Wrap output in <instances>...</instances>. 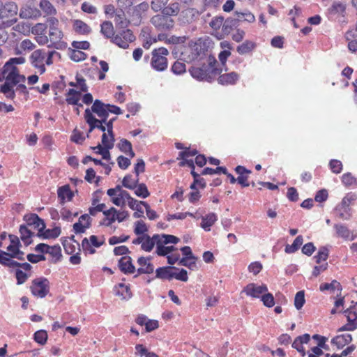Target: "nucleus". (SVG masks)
<instances>
[{
    "mask_svg": "<svg viewBox=\"0 0 357 357\" xmlns=\"http://www.w3.org/2000/svg\"><path fill=\"white\" fill-rule=\"evenodd\" d=\"M20 16L25 19H36L40 16V11L31 5H25L20 9Z\"/></svg>",
    "mask_w": 357,
    "mask_h": 357,
    "instance_id": "nucleus-19",
    "label": "nucleus"
},
{
    "mask_svg": "<svg viewBox=\"0 0 357 357\" xmlns=\"http://www.w3.org/2000/svg\"><path fill=\"white\" fill-rule=\"evenodd\" d=\"M227 174V170L224 167H218L215 169L210 168V167H206L203 169L202 174V175H207V174Z\"/></svg>",
    "mask_w": 357,
    "mask_h": 357,
    "instance_id": "nucleus-61",
    "label": "nucleus"
},
{
    "mask_svg": "<svg viewBox=\"0 0 357 357\" xmlns=\"http://www.w3.org/2000/svg\"><path fill=\"white\" fill-rule=\"evenodd\" d=\"M255 47L254 43L250 40H246L241 45L237 47V52L240 54H245L251 52Z\"/></svg>",
    "mask_w": 357,
    "mask_h": 357,
    "instance_id": "nucleus-48",
    "label": "nucleus"
},
{
    "mask_svg": "<svg viewBox=\"0 0 357 357\" xmlns=\"http://www.w3.org/2000/svg\"><path fill=\"white\" fill-rule=\"evenodd\" d=\"M328 257V250L326 247L319 248L318 253L314 256L317 264H320L322 261H325Z\"/></svg>",
    "mask_w": 357,
    "mask_h": 357,
    "instance_id": "nucleus-57",
    "label": "nucleus"
},
{
    "mask_svg": "<svg viewBox=\"0 0 357 357\" xmlns=\"http://www.w3.org/2000/svg\"><path fill=\"white\" fill-rule=\"evenodd\" d=\"M137 264L140 267L137 269V275H135V278H137L140 274L152 273L154 271V266L150 262V259L148 257H141L138 258Z\"/></svg>",
    "mask_w": 357,
    "mask_h": 357,
    "instance_id": "nucleus-17",
    "label": "nucleus"
},
{
    "mask_svg": "<svg viewBox=\"0 0 357 357\" xmlns=\"http://www.w3.org/2000/svg\"><path fill=\"white\" fill-rule=\"evenodd\" d=\"M171 70L175 75H181L186 70L185 64L183 62L176 61L173 63Z\"/></svg>",
    "mask_w": 357,
    "mask_h": 357,
    "instance_id": "nucleus-56",
    "label": "nucleus"
},
{
    "mask_svg": "<svg viewBox=\"0 0 357 357\" xmlns=\"http://www.w3.org/2000/svg\"><path fill=\"white\" fill-rule=\"evenodd\" d=\"M58 197L61 199V202L63 204L66 200L70 201L73 197V193L70 190L68 185H65L58 189Z\"/></svg>",
    "mask_w": 357,
    "mask_h": 357,
    "instance_id": "nucleus-32",
    "label": "nucleus"
},
{
    "mask_svg": "<svg viewBox=\"0 0 357 357\" xmlns=\"http://www.w3.org/2000/svg\"><path fill=\"white\" fill-rule=\"evenodd\" d=\"M165 245L166 244H157L156 253L159 256H166L176 250V248L173 245L165 246Z\"/></svg>",
    "mask_w": 357,
    "mask_h": 357,
    "instance_id": "nucleus-49",
    "label": "nucleus"
},
{
    "mask_svg": "<svg viewBox=\"0 0 357 357\" xmlns=\"http://www.w3.org/2000/svg\"><path fill=\"white\" fill-rule=\"evenodd\" d=\"M90 110L97 114L100 119L106 120L108 118L107 104H105L100 100H96L93 102Z\"/></svg>",
    "mask_w": 357,
    "mask_h": 357,
    "instance_id": "nucleus-14",
    "label": "nucleus"
},
{
    "mask_svg": "<svg viewBox=\"0 0 357 357\" xmlns=\"http://www.w3.org/2000/svg\"><path fill=\"white\" fill-rule=\"evenodd\" d=\"M197 259H188V258H182L179 260L178 264L181 266H184L188 267L191 270H197V266L196 264Z\"/></svg>",
    "mask_w": 357,
    "mask_h": 357,
    "instance_id": "nucleus-60",
    "label": "nucleus"
},
{
    "mask_svg": "<svg viewBox=\"0 0 357 357\" xmlns=\"http://www.w3.org/2000/svg\"><path fill=\"white\" fill-rule=\"evenodd\" d=\"M217 215L214 213H210L208 215L202 217V222L201 227L205 231H210L211 227L217 221Z\"/></svg>",
    "mask_w": 357,
    "mask_h": 357,
    "instance_id": "nucleus-34",
    "label": "nucleus"
},
{
    "mask_svg": "<svg viewBox=\"0 0 357 357\" xmlns=\"http://www.w3.org/2000/svg\"><path fill=\"white\" fill-rule=\"evenodd\" d=\"M118 147L122 152L128 155L131 158L135 157V154L132 151V144L128 140L126 139H121Z\"/></svg>",
    "mask_w": 357,
    "mask_h": 357,
    "instance_id": "nucleus-38",
    "label": "nucleus"
},
{
    "mask_svg": "<svg viewBox=\"0 0 357 357\" xmlns=\"http://www.w3.org/2000/svg\"><path fill=\"white\" fill-rule=\"evenodd\" d=\"M135 194L142 198H146L150 195L146 185L144 183L137 184V187L134 189Z\"/></svg>",
    "mask_w": 357,
    "mask_h": 357,
    "instance_id": "nucleus-50",
    "label": "nucleus"
},
{
    "mask_svg": "<svg viewBox=\"0 0 357 357\" xmlns=\"http://www.w3.org/2000/svg\"><path fill=\"white\" fill-rule=\"evenodd\" d=\"M70 58L71 60L75 62H79L84 61L86 58V54L84 52L78 50H70Z\"/></svg>",
    "mask_w": 357,
    "mask_h": 357,
    "instance_id": "nucleus-51",
    "label": "nucleus"
},
{
    "mask_svg": "<svg viewBox=\"0 0 357 357\" xmlns=\"http://www.w3.org/2000/svg\"><path fill=\"white\" fill-rule=\"evenodd\" d=\"M319 289L321 291H334L335 289H337L339 291L342 290V286L339 282L335 280H333L331 283H323L320 284Z\"/></svg>",
    "mask_w": 357,
    "mask_h": 357,
    "instance_id": "nucleus-47",
    "label": "nucleus"
},
{
    "mask_svg": "<svg viewBox=\"0 0 357 357\" xmlns=\"http://www.w3.org/2000/svg\"><path fill=\"white\" fill-rule=\"evenodd\" d=\"M174 271H178V268L174 266H164L156 269L155 277L162 280H171L174 278Z\"/></svg>",
    "mask_w": 357,
    "mask_h": 357,
    "instance_id": "nucleus-20",
    "label": "nucleus"
},
{
    "mask_svg": "<svg viewBox=\"0 0 357 357\" xmlns=\"http://www.w3.org/2000/svg\"><path fill=\"white\" fill-rule=\"evenodd\" d=\"M10 252H6L0 250V264L10 268L17 267L20 263L13 260Z\"/></svg>",
    "mask_w": 357,
    "mask_h": 357,
    "instance_id": "nucleus-28",
    "label": "nucleus"
},
{
    "mask_svg": "<svg viewBox=\"0 0 357 357\" xmlns=\"http://www.w3.org/2000/svg\"><path fill=\"white\" fill-rule=\"evenodd\" d=\"M116 209L114 207H111L109 209L103 211L105 216L102 224L109 227L116 221Z\"/></svg>",
    "mask_w": 357,
    "mask_h": 357,
    "instance_id": "nucleus-40",
    "label": "nucleus"
},
{
    "mask_svg": "<svg viewBox=\"0 0 357 357\" xmlns=\"http://www.w3.org/2000/svg\"><path fill=\"white\" fill-rule=\"evenodd\" d=\"M310 340V335L309 334H304L303 335L297 337L294 342L292 343V347L296 349L298 352L301 353L302 356H304L305 353L303 347V344H307Z\"/></svg>",
    "mask_w": 357,
    "mask_h": 357,
    "instance_id": "nucleus-24",
    "label": "nucleus"
},
{
    "mask_svg": "<svg viewBox=\"0 0 357 357\" xmlns=\"http://www.w3.org/2000/svg\"><path fill=\"white\" fill-rule=\"evenodd\" d=\"M179 12V5L178 3H171L169 6L162 9V13L167 16L176 15Z\"/></svg>",
    "mask_w": 357,
    "mask_h": 357,
    "instance_id": "nucleus-53",
    "label": "nucleus"
},
{
    "mask_svg": "<svg viewBox=\"0 0 357 357\" xmlns=\"http://www.w3.org/2000/svg\"><path fill=\"white\" fill-rule=\"evenodd\" d=\"M20 238L25 245H29L32 243L31 238L34 236V232L27 226L22 225L20 227Z\"/></svg>",
    "mask_w": 357,
    "mask_h": 357,
    "instance_id": "nucleus-25",
    "label": "nucleus"
},
{
    "mask_svg": "<svg viewBox=\"0 0 357 357\" xmlns=\"http://www.w3.org/2000/svg\"><path fill=\"white\" fill-rule=\"evenodd\" d=\"M223 17H215L212 19L209 23V25L212 29L215 30L219 29L221 26H222L223 31H227V29L229 27V21L227 20L225 22V23H223Z\"/></svg>",
    "mask_w": 357,
    "mask_h": 357,
    "instance_id": "nucleus-36",
    "label": "nucleus"
},
{
    "mask_svg": "<svg viewBox=\"0 0 357 357\" xmlns=\"http://www.w3.org/2000/svg\"><path fill=\"white\" fill-rule=\"evenodd\" d=\"M335 211L336 215L341 220H348L351 216L350 213L351 208L349 207H346L341 204H338L335 207Z\"/></svg>",
    "mask_w": 357,
    "mask_h": 357,
    "instance_id": "nucleus-37",
    "label": "nucleus"
},
{
    "mask_svg": "<svg viewBox=\"0 0 357 357\" xmlns=\"http://www.w3.org/2000/svg\"><path fill=\"white\" fill-rule=\"evenodd\" d=\"M47 254H49L52 257L50 259L51 262L54 264L56 263L57 261H60L62 257L61 247L58 245L50 246Z\"/></svg>",
    "mask_w": 357,
    "mask_h": 357,
    "instance_id": "nucleus-42",
    "label": "nucleus"
},
{
    "mask_svg": "<svg viewBox=\"0 0 357 357\" xmlns=\"http://www.w3.org/2000/svg\"><path fill=\"white\" fill-rule=\"evenodd\" d=\"M114 22L116 26L125 28L128 25L129 22L126 17L124 12L121 10H116L114 12Z\"/></svg>",
    "mask_w": 357,
    "mask_h": 357,
    "instance_id": "nucleus-35",
    "label": "nucleus"
},
{
    "mask_svg": "<svg viewBox=\"0 0 357 357\" xmlns=\"http://www.w3.org/2000/svg\"><path fill=\"white\" fill-rule=\"evenodd\" d=\"M46 57L47 52L44 50H35L31 55V64L38 70L40 74L45 72V60Z\"/></svg>",
    "mask_w": 357,
    "mask_h": 357,
    "instance_id": "nucleus-11",
    "label": "nucleus"
},
{
    "mask_svg": "<svg viewBox=\"0 0 357 357\" xmlns=\"http://www.w3.org/2000/svg\"><path fill=\"white\" fill-rule=\"evenodd\" d=\"M148 231V227L145 222L142 220H139L135 223L134 232L136 235H146L145 234Z\"/></svg>",
    "mask_w": 357,
    "mask_h": 357,
    "instance_id": "nucleus-55",
    "label": "nucleus"
},
{
    "mask_svg": "<svg viewBox=\"0 0 357 357\" xmlns=\"http://www.w3.org/2000/svg\"><path fill=\"white\" fill-rule=\"evenodd\" d=\"M73 28L77 33L81 34H87L91 32V28L89 26L79 20H76L74 21Z\"/></svg>",
    "mask_w": 357,
    "mask_h": 357,
    "instance_id": "nucleus-43",
    "label": "nucleus"
},
{
    "mask_svg": "<svg viewBox=\"0 0 357 357\" xmlns=\"http://www.w3.org/2000/svg\"><path fill=\"white\" fill-rule=\"evenodd\" d=\"M25 63V58L15 57L10 58L3 66L0 73V82L5 79V82L0 86V93L10 100L15 102L16 95H23L25 100L29 98V91L24 83L26 77L20 74L16 65Z\"/></svg>",
    "mask_w": 357,
    "mask_h": 357,
    "instance_id": "nucleus-1",
    "label": "nucleus"
},
{
    "mask_svg": "<svg viewBox=\"0 0 357 357\" xmlns=\"http://www.w3.org/2000/svg\"><path fill=\"white\" fill-rule=\"evenodd\" d=\"M305 302V294L303 291H300L296 293L294 298V305L297 310H300L303 306Z\"/></svg>",
    "mask_w": 357,
    "mask_h": 357,
    "instance_id": "nucleus-59",
    "label": "nucleus"
},
{
    "mask_svg": "<svg viewBox=\"0 0 357 357\" xmlns=\"http://www.w3.org/2000/svg\"><path fill=\"white\" fill-rule=\"evenodd\" d=\"M143 202H144V201H137L135 199H132L129 202V203H128L129 207L131 209L136 211L133 213V217L135 218H139L143 217L144 211L142 208V205H143Z\"/></svg>",
    "mask_w": 357,
    "mask_h": 357,
    "instance_id": "nucleus-33",
    "label": "nucleus"
},
{
    "mask_svg": "<svg viewBox=\"0 0 357 357\" xmlns=\"http://www.w3.org/2000/svg\"><path fill=\"white\" fill-rule=\"evenodd\" d=\"M135 40V36L130 29L123 30L116 34L112 39V42L123 49H127L129 44Z\"/></svg>",
    "mask_w": 357,
    "mask_h": 357,
    "instance_id": "nucleus-5",
    "label": "nucleus"
},
{
    "mask_svg": "<svg viewBox=\"0 0 357 357\" xmlns=\"http://www.w3.org/2000/svg\"><path fill=\"white\" fill-rule=\"evenodd\" d=\"M63 37V33L59 27L49 29V39L51 44L48 47L58 50L66 48L67 45L62 40Z\"/></svg>",
    "mask_w": 357,
    "mask_h": 357,
    "instance_id": "nucleus-8",
    "label": "nucleus"
},
{
    "mask_svg": "<svg viewBox=\"0 0 357 357\" xmlns=\"http://www.w3.org/2000/svg\"><path fill=\"white\" fill-rule=\"evenodd\" d=\"M267 291L268 287L266 284H261L259 285L256 283H249L242 291V292L245 293L248 296L256 298H261V296Z\"/></svg>",
    "mask_w": 357,
    "mask_h": 357,
    "instance_id": "nucleus-10",
    "label": "nucleus"
},
{
    "mask_svg": "<svg viewBox=\"0 0 357 357\" xmlns=\"http://www.w3.org/2000/svg\"><path fill=\"white\" fill-rule=\"evenodd\" d=\"M50 282L47 279L42 278L33 281L31 291L33 296L38 298H44L49 293Z\"/></svg>",
    "mask_w": 357,
    "mask_h": 357,
    "instance_id": "nucleus-4",
    "label": "nucleus"
},
{
    "mask_svg": "<svg viewBox=\"0 0 357 357\" xmlns=\"http://www.w3.org/2000/svg\"><path fill=\"white\" fill-rule=\"evenodd\" d=\"M115 294L121 297L122 299H130L132 297V293L130 287L123 283H119L115 286Z\"/></svg>",
    "mask_w": 357,
    "mask_h": 357,
    "instance_id": "nucleus-30",
    "label": "nucleus"
},
{
    "mask_svg": "<svg viewBox=\"0 0 357 357\" xmlns=\"http://www.w3.org/2000/svg\"><path fill=\"white\" fill-rule=\"evenodd\" d=\"M189 53L188 58H185L188 62L194 61H202L206 60L207 61V57L210 55L207 54V51L202 47L200 44H195L192 47L189 48Z\"/></svg>",
    "mask_w": 357,
    "mask_h": 357,
    "instance_id": "nucleus-9",
    "label": "nucleus"
},
{
    "mask_svg": "<svg viewBox=\"0 0 357 357\" xmlns=\"http://www.w3.org/2000/svg\"><path fill=\"white\" fill-rule=\"evenodd\" d=\"M334 228L338 236L349 241H353L355 238V236L344 225L336 224L334 225Z\"/></svg>",
    "mask_w": 357,
    "mask_h": 357,
    "instance_id": "nucleus-26",
    "label": "nucleus"
},
{
    "mask_svg": "<svg viewBox=\"0 0 357 357\" xmlns=\"http://www.w3.org/2000/svg\"><path fill=\"white\" fill-rule=\"evenodd\" d=\"M91 218L88 214L82 215L77 222L73 225V230L76 234L84 233L91 227Z\"/></svg>",
    "mask_w": 357,
    "mask_h": 357,
    "instance_id": "nucleus-16",
    "label": "nucleus"
},
{
    "mask_svg": "<svg viewBox=\"0 0 357 357\" xmlns=\"http://www.w3.org/2000/svg\"><path fill=\"white\" fill-rule=\"evenodd\" d=\"M61 234L59 228H54L53 229H47L45 232L38 234V236H43L44 238H56Z\"/></svg>",
    "mask_w": 357,
    "mask_h": 357,
    "instance_id": "nucleus-58",
    "label": "nucleus"
},
{
    "mask_svg": "<svg viewBox=\"0 0 357 357\" xmlns=\"http://www.w3.org/2000/svg\"><path fill=\"white\" fill-rule=\"evenodd\" d=\"M218 82L221 85H233L238 80L240 76L236 72L219 74Z\"/></svg>",
    "mask_w": 357,
    "mask_h": 357,
    "instance_id": "nucleus-21",
    "label": "nucleus"
},
{
    "mask_svg": "<svg viewBox=\"0 0 357 357\" xmlns=\"http://www.w3.org/2000/svg\"><path fill=\"white\" fill-rule=\"evenodd\" d=\"M66 101L68 105L83 107V105L79 102L82 97L81 91L70 89L66 93Z\"/></svg>",
    "mask_w": 357,
    "mask_h": 357,
    "instance_id": "nucleus-23",
    "label": "nucleus"
},
{
    "mask_svg": "<svg viewBox=\"0 0 357 357\" xmlns=\"http://www.w3.org/2000/svg\"><path fill=\"white\" fill-rule=\"evenodd\" d=\"M10 252H6L0 250V264L10 268L17 267L20 263L13 260Z\"/></svg>",
    "mask_w": 357,
    "mask_h": 357,
    "instance_id": "nucleus-29",
    "label": "nucleus"
},
{
    "mask_svg": "<svg viewBox=\"0 0 357 357\" xmlns=\"http://www.w3.org/2000/svg\"><path fill=\"white\" fill-rule=\"evenodd\" d=\"M10 244L7 247V250L10 252L12 257H15L19 260H24V252L20 250L21 243L18 236L15 235H9Z\"/></svg>",
    "mask_w": 357,
    "mask_h": 357,
    "instance_id": "nucleus-12",
    "label": "nucleus"
},
{
    "mask_svg": "<svg viewBox=\"0 0 357 357\" xmlns=\"http://www.w3.org/2000/svg\"><path fill=\"white\" fill-rule=\"evenodd\" d=\"M47 28V25L45 23H37L35 26H33L31 29V32L34 35H41L46 33V29Z\"/></svg>",
    "mask_w": 357,
    "mask_h": 357,
    "instance_id": "nucleus-64",
    "label": "nucleus"
},
{
    "mask_svg": "<svg viewBox=\"0 0 357 357\" xmlns=\"http://www.w3.org/2000/svg\"><path fill=\"white\" fill-rule=\"evenodd\" d=\"M24 220L26 223V226L31 229H38V234L41 233L45 229L44 221L36 214L26 215L24 216Z\"/></svg>",
    "mask_w": 357,
    "mask_h": 357,
    "instance_id": "nucleus-13",
    "label": "nucleus"
},
{
    "mask_svg": "<svg viewBox=\"0 0 357 357\" xmlns=\"http://www.w3.org/2000/svg\"><path fill=\"white\" fill-rule=\"evenodd\" d=\"M342 181L346 186L356 185V178L351 173L344 174L342 176Z\"/></svg>",
    "mask_w": 357,
    "mask_h": 357,
    "instance_id": "nucleus-63",
    "label": "nucleus"
},
{
    "mask_svg": "<svg viewBox=\"0 0 357 357\" xmlns=\"http://www.w3.org/2000/svg\"><path fill=\"white\" fill-rule=\"evenodd\" d=\"M17 6L14 2H8L0 8V17L8 19L17 15Z\"/></svg>",
    "mask_w": 357,
    "mask_h": 357,
    "instance_id": "nucleus-18",
    "label": "nucleus"
},
{
    "mask_svg": "<svg viewBox=\"0 0 357 357\" xmlns=\"http://www.w3.org/2000/svg\"><path fill=\"white\" fill-rule=\"evenodd\" d=\"M104 243V240L98 241V237L95 235H91L89 237V240L84 238L82 241V249L88 252L89 254H93L95 250L91 247V245L96 248L100 247Z\"/></svg>",
    "mask_w": 357,
    "mask_h": 357,
    "instance_id": "nucleus-15",
    "label": "nucleus"
},
{
    "mask_svg": "<svg viewBox=\"0 0 357 357\" xmlns=\"http://www.w3.org/2000/svg\"><path fill=\"white\" fill-rule=\"evenodd\" d=\"M168 54V50L164 47L153 50L150 63L151 68L158 72L166 70L168 67V60L167 58Z\"/></svg>",
    "mask_w": 357,
    "mask_h": 357,
    "instance_id": "nucleus-3",
    "label": "nucleus"
},
{
    "mask_svg": "<svg viewBox=\"0 0 357 357\" xmlns=\"http://www.w3.org/2000/svg\"><path fill=\"white\" fill-rule=\"evenodd\" d=\"M34 340L40 345L46 344L47 340V333L45 330H39L34 333Z\"/></svg>",
    "mask_w": 357,
    "mask_h": 357,
    "instance_id": "nucleus-52",
    "label": "nucleus"
},
{
    "mask_svg": "<svg viewBox=\"0 0 357 357\" xmlns=\"http://www.w3.org/2000/svg\"><path fill=\"white\" fill-rule=\"evenodd\" d=\"M157 241L158 240L154 238V235L152 237L149 235H144V240L141 248L146 252H151L154 245H157Z\"/></svg>",
    "mask_w": 357,
    "mask_h": 357,
    "instance_id": "nucleus-41",
    "label": "nucleus"
},
{
    "mask_svg": "<svg viewBox=\"0 0 357 357\" xmlns=\"http://www.w3.org/2000/svg\"><path fill=\"white\" fill-rule=\"evenodd\" d=\"M84 119L87 124L89 126V129L87 133V137H89V134L95 129L98 128L102 132H105L106 126H104L106 123V120L98 119L91 113L89 108L85 109Z\"/></svg>",
    "mask_w": 357,
    "mask_h": 357,
    "instance_id": "nucleus-6",
    "label": "nucleus"
},
{
    "mask_svg": "<svg viewBox=\"0 0 357 357\" xmlns=\"http://www.w3.org/2000/svg\"><path fill=\"white\" fill-rule=\"evenodd\" d=\"M154 238L158 240L157 244H176L179 242V238L170 234H155Z\"/></svg>",
    "mask_w": 357,
    "mask_h": 357,
    "instance_id": "nucleus-31",
    "label": "nucleus"
},
{
    "mask_svg": "<svg viewBox=\"0 0 357 357\" xmlns=\"http://www.w3.org/2000/svg\"><path fill=\"white\" fill-rule=\"evenodd\" d=\"M119 267L120 270L126 274L134 273L135 267L132 263V259L129 256L122 257L119 261Z\"/></svg>",
    "mask_w": 357,
    "mask_h": 357,
    "instance_id": "nucleus-22",
    "label": "nucleus"
},
{
    "mask_svg": "<svg viewBox=\"0 0 357 357\" xmlns=\"http://www.w3.org/2000/svg\"><path fill=\"white\" fill-rule=\"evenodd\" d=\"M235 15L236 16L237 20H238V21H245L249 23H252L255 21V15L249 11H245V12L236 11Z\"/></svg>",
    "mask_w": 357,
    "mask_h": 357,
    "instance_id": "nucleus-46",
    "label": "nucleus"
},
{
    "mask_svg": "<svg viewBox=\"0 0 357 357\" xmlns=\"http://www.w3.org/2000/svg\"><path fill=\"white\" fill-rule=\"evenodd\" d=\"M303 243V238L302 236H298L295 240L294 241V243L291 245H287L285 246V252L288 254H291L297 251L300 246Z\"/></svg>",
    "mask_w": 357,
    "mask_h": 357,
    "instance_id": "nucleus-45",
    "label": "nucleus"
},
{
    "mask_svg": "<svg viewBox=\"0 0 357 357\" xmlns=\"http://www.w3.org/2000/svg\"><path fill=\"white\" fill-rule=\"evenodd\" d=\"M39 6L46 15L51 16L56 14V8L48 0H41Z\"/></svg>",
    "mask_w": 357,
    "mask_h": 357,
    "instance_id": "nucleus-39",
    "label": "nucleus"
},
{
    "mask_svg": "<svg viewBox=\"0 0 357 357\" xmlns=\"http://www.w3.org/2000/svg\"><path fill=\"white\" fill-rule=\"evenodd\" d=\"M352 337L350 334L338 335L331 340V343L337 347V349L343 348L346 344L351 342Z\"/></svg>",
    "mask_w": 357,
    "mask_h": 357,
    "instance_id": "nucleus-27",
    "label": "nucleus"
},
{
    "mask_svg": "<svg viewBox=\"0 0 357 357\" xmlns=\"http://www.w3.org/2000/svg\"><path fill=\"white\" fill-rule=\"evenodd\" d=\"M206 63H208L207 65L204 63L201 67H192L190 69V73L194 78L198 80H205L211 82L217 75L222 73V69L215 67L217 60L212 55H209L207 57Z\"/></svg>",
    "mask_w": 357,
    "mask_h": 357,
    "instance_id": "nucleus-2",
    "label": "nucleus"
},
{
    "mask_svg": "<svg viewBox=\"0 0 357 357\" xmlns=\"http://www.w3.org/2000/svg\"><path fill=\"white\" fill-rule=\"evenodd\" d=\"M100 32L106 37L107 38H112L114 35V26L111 22L105 21L101 24V30Z\"/></svg>",
    "mask_w": 357,
    "mask_h": 357,
    "instance_id": "nucleus-44",
    "label": "nucleus"
},
{
    "mask_svg": "<svg viewBox=\"0 0 357 357\" xmlns=\"http://www.w3.org/2000/svg\"><path fill=\"white\" fill-rule=\"evenodd\" d=\"M139 179L133 180L131 175H126L122 181V185L126 188L134 190L137 187Z\"/></svg>",
    "mask_w": 357,
    "mask_h": 357,
    "instance_id": "nucleus-54",
    "label": "nucleus"
},
{
    "mask_svg": "<svg viewBox=\"0 0 357 357\" xmlns=\"http://www.w3.org/2000/svg\"><path fill=\"white\" fill-rule=\"evenodd\" d=\"M151 24L160 31H167L172 29L174 26V20L166 15L158 14L151 19Z\"/></svg>",
    "mask_w": 357,
    "mask_h": 357,
    "instance_id": "nucleus-7",
    "label": "nucleus"
},
{
    "mask_svg": "<svg viewBox=\"0 0 357 357\" xmlns=\"http://www.w3.org/2000/svg\"><path fill=\"white\" fill-rule=\"evenodd\" d=\"M261 300L263 302L264 305L268 307H271L275 304L274 297L273 294L268 293V291L261 296Z\"/></svg>",
    "mask_w": 357,
    "mask_h": 357,
    "instance_id": "nucleus-62",
    "label": "nucleus"
}]
</instances>
